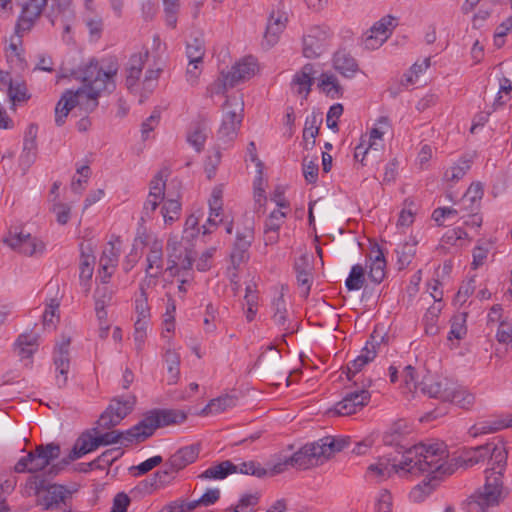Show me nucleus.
Here are the masks:
<instances>
[{
    "label": "nucleus",
    "mask_w": 512,
    "mask_h": 512,
    "mask_svg": "<svg viewBox=\"0 0 512 512\" xmlns=\"http://www.w3.org/2000/svg\"><path fill=\"white\" fill-rule=\"evenodd\" d=\"M119 65L116 58H109L104 66L91 60L77 77L83 85L77 90H66L55 107V123L62 126L70 111L79 107L86 113L93 112L99 105V97L103 92L112 93L116 88L115 77Z\"/></svg>",
    "instance_id": "f257e3e1"
},
{
    "label": "nucleus",
    "mask_w": 512,
    "mask_h": 512,
    "mask_svg": "<svg viewBox=\"0 0 512 512\" xmlns=\"http://www.w3.org/2000/svg\"><path fill=\"white\" fill-rule=\"evenodd\" d=\"M478 452L489 455L491 468L485 471V484L467 501L468 512H492L503 499V471L507 464V451L503 444L487 443L477 447Z\"/></svg>",
    "instance_id": "f03ea898"
},
{
    "label": "nucleus",
    "mask_w": 512,
    "mask_h": 512,
    "mask_svg": "<svg viewBox=\"0 0 512 512\" xmlns=\"http://www.w3.org/2000/svg\"><path fill=\"white\" fill-rule=\"evenodd\" d=\"M186 418V414L180 410L153 409L145 413L136 425L126 431L114 430L95 436L94 446L98 448L119 442L125 446L141 443L150 438L158 428L183 423Z\"/></svg>",
    "instance_id": "7ed1b4c3"
},
{
    "label": "nucleus",
    "mask_w": 512,
    "mask_h": 512,
    "mask_svg": "<svg viewBox=\"0 0 512 512\" xmlns=\"http://www.w3.org/2000/svg\"><path fill=\"white\" fill-rule=\"evenodd\" d=\"M448 457L446 446L443 443L430 445L418 444L407 449L401 460V470L414 475L427 473L431 478L424 480V487H429L442 475L453 473L451 466L446 465Z\"/></svg>",
    "instance_id": "20e7f679"
},
{
    "label": "nucleus",
    "mask_w": 512,
    "mask_h": 512,
    "mask_svg": "<svg viewBox=\"0 0 512 512\" xmlns=\"http://www.w3.org/2000/svg\"><path fill=\"white\" fill-rule=\"evenodd\" d=\"M26 490L38 497L37 504L44 510L71 512L67 504L71 492L63 485L50 484L43 475H31L26 482Z\"/></svg>",
    "instance_id": "39448f33"
},
{
    "label": "nucleus",
    "mask_w": 512,
    "mask_h": 512,
    "mask_svg": "<svg viewBox=\"0 0 512 512\" xmlns=\"http://www.w3.org/2000/svg\"><path fill=\"white\" fill-rule=\"evenodd\" d=\"M61 449L58 444L49 443L47 445H38L34 451H30L26 456L20 458L15 464L14 470L17 473H36L42 471L50 463L60 456Z\"/></svg>",
    "instance_id": "423d86ee"
},
{
    "label": "nucleus",
    "mask_w": 512,
    "mask_h": 512,
    "mask_svg": "<svg viewBox=\"0 0 512 512\" xmlns=\"http://www.w3.org/2000/svg\"><path fill=\"white\" fill-rule=\"evenodd\" d=\"M371 384V378L362 380L360 384L355 381L354 389L348 391L343 399L337 402L333 410H330V412L339 416H349L361 410L370 401L371 394L368 391V388Z\"/></svg>",
    "instance_id": "0eeeda50"
},
{
    "label": "nucleus",
    "mask_w": 512,
    "mask_h": 512,
    "mask_svg": "<svg viewBox=\"0 0 512 512\" xmlns=\"http://www.w3.org/2000/svg\"><path fill=\"white\" fill-rule=\"evenodd\" d=\"M135 403V396L113 398L108 407L101 413L97 421V427H94L92 431L97 434L99 429L108 430L117 426L132 412Z\"/></svg>",
    "instance_id": "6e6552de"
},
{
    "label": "nucleus",
    "mask_w": 512,
    "mask_h": 512,
    "mask_svg": "<svg viewBox=\"0 0 512 512\" xmlns=\"http://www.w3.org/2000/svg\"><path fill=\"white\" fill-rule=\"evenodd\" d=\"M256 60L249 56L235 63L227 72L222 71L221 77L216 85V93H224L227 89L233 88L240 82L249 80L257 71Z\"/></svg>",
    "instance_id": "1a4fd4ad"
},
{
    "label": "nucleus",
    "mask_w": 512,
    "mask_h": 512,
    "mask_svg": "<svg viewBox=\"0 0 512 512\" xmlns=\"http://www.w3.org/2000/svg\"><path fill=\"white\" fill-rule=\"evenodd\" d=\"M221 126L218 130V137L223 141H232L240 127L242 121L243 103L236 97L227 98Z\"/></svg>",
    "instance_id": "9d476101"
},
{
    "label": "nucleus",
    "mask_w": 512,
    "mask_h": 512,
    "mask_svg": "<svg viewBox=\"0 0 512 512\" xmlns=\"http://www.w3.org/2000/svg\"><path fill=\"white\" fill-rule=\"evenodd\" d=\"M95 437L90 431L82 433L76 440L74 446L69 452L66 458H63L57 464L52 465L48 470L49 476H56L61 470H63L71 461L77 460L89 452L97 449L94 446Z\"/></svg>",
    "instance_id": "9b49d317"
},
{
    "label": "nucleus",
    "mask_w": 512,
    "mask_h": 512,
    "mask_svg": "<svg viewBox=\"0 0 512 512\" xmlns=\"http://www.w3.org/2000/svg\"><path fill=\"white\" fill-rule=\"evenodd\" d=\"M3 241L11 249L26 256H33L36 253H41L45 248L42 241L32 237L30 233H24L23 231L18 232L17 229L14 231L10 230L8 236L4 238Z\"/></svg>",
    "instance_id": "f8f14e48"
},
{
    "label": "nucleus",
    "mask_w": 512,
    "mask_h": 512,
    "mask_svg": "<svg viewBox=\"0 0 512 512\" xmlns=\"http://www.w3.org/2000/svg\"><path fill=\"white\" fill-rule=\"evenodd\" d=\"M48 0H28L23 6L15 26V34L21 38L24 32L30 31L36 20L47 6Z\"/></svg>",
    "instance_id": "ddd939ff"
},
{
    "label": "nucleus",
    "mask_w": 512,
    "mask_h": 512,
    "mask_svg": "<svg viewBox=\"0 0 512 512\" xmlns=\"http://www.w3.org/2000/svg\"><path fill=\"white\" fill-rule=\"evenodd\" d=\"M70 337H62V341L57 344L54 350L53 362L56 371V384L59 388L67 385L68 372L70 368L69 346Z\"/></svg>",
    "instance_id": "4468645a"
},
{
    "label": "nucleus",
    "mask_w": 512,
    "mask_h": 512,
    "mask_svg": "<svg viewBox=\"0 0 512 512\" xmlns=\"http://www.w3.org/2000/svg\"><path fill=\"white\" fill-rule=\"evenodd\" d=\"M288 23V14L284 10V5L281 3L276 9H273L269 15L266 31L264 34V42L268 48L274 46L280 35L285 30Z\"/></svg>",
    "instance_id": "2eb2a0df"
},
{
    "label": "nucleus",
    "mask_w": 512,
    "mask_h": 512,
    "mask_svg": "<svg viewBox=\"0 0 512 512\" xmlns=\"http://www.w3.org/2000/svg\"><path fill=\"white\" fill-rule=\"evenodd\" d=\"M316 444V442L303 446L300 450L295 452L292 456L288 457V462L291 467L306 470L310 467L317 466L323 463L321 454L323 450Z\"/></svg>",
    "instance_id": "dca6fc26"
},
{
    "label": "nucleus",
    "mask_w": 512,
    "mask_h": 512,
    "mask_svg": "<svg viewBox=\"0 0 512 512\" xmlns=\"http://www.w3.org/2000/svg\"><path fill=\"white\" fill-rule=\"evenodd\" d=\"M397 26V19L387 15L376 22L368 31L370 33L364 40L367 49H375L381 46Z\"/></svg>",
    "instance_id": "f3484780"
},
{
    "label": "nucleus",
    "mask_w": 512,
    "mask_h": 512,
    "mask_svg": "<svg viewBox=\"0 0 512 512\" xmlns=\"http://www.w3.org/2000/svg\"><path fill=\"white\" fill-rule=\"evenodd\" d=\"M453 383L447 379H440L433 375L425 376L419 383V389L423 394L442 401L449 398L450 388Z\"/></svg>",
    "instance_id": "a211bd4d"
},
{
    "label": "nucleus",
    "mask_w": 512,
    "mask_h": 512,
    "mask_svg": "<svg viewBox=\"0 0 512 512\" xmlns=\"http://www.w3.org/2000/svg\"><path fill=\"white\" fill-rule=\"evenodd\" d=\"M146 260V278L144 280H150V284H152L153 279L158 278L163 271L164 261L162 241L155 239L150 244Z\"/></svg>",
    "instance_id": "6ab92c4d"
},
{
    "label": "nucleus",
    "mask_w": 512,
    "mask_h": 512,
    "mask_svg": "<svg viewBox=\"0 0 512 512\" xmlns=\"http://www.w3.org/2000/svg\"><path fill=\"white\" fill-rule=\"evenodd\" d=\"M148 57V50H145L144 52L134 53L130 56L125 68V83L129 90L133 89L137 85Z\"/></svg>",
    "instance_id": "aec40b11"
},
{
    "label": "nucleus",
    "mask_w": 512,
    "mask_h": 512,
    "mask_svg": "<svg viewBox=\"0 0 512 512\" xmlns=\"http://www.w3.org/2000/svg\"><path fill=\"white\" fill-rule=\"evenodd\" d=\"M326 33L318 27L312 28L310 32L303 37V55L306 58H316L320 56L325 47Z\"/></svg>",
    "instance_id": "412c9836"
},
{
    "label": "nucleus",
    "mask_w": 512,
    "mask_h": 512,
    "mask_svg": "<svg viewBox=\"0 0 512 512\" xmlns=\"http://www.w3.org/2000/svg\"><path fill=\"white\" fill-rule=\"evenodd\" d=\"M199 452L200 449L198 445L182 447L170 456L166 466H169L174 472H179L189 464L195 462L199 456Z\"/></svg>",
    "instance_id": "4be33fe9"
},
{
    "label": "nucleus",
    "mask_w": 512,
    "mask_h": 512,
    "mask_svg": "<svg viewBox=\"0 0 512 512\" xmlns=\"http://www.w3.org/2000/svg\"><path fill=\"white\" fill-rule=\"evenodd\" d=\"M317 71L311 63L305 64L302 69L297 72L291 82L292 88H295L297 94L304 93V99H307L311 86L314 83Z\"/></svg>",
    "instance_id": "5701e85b"
},
{
    "label": "nucleus",
    "mask_w": 512,
    "mask_h": 512,
    "mask_svg": "<svg viewBox=\"0 0 512 512\" xmlns=\"http://www.w3.org/2000/svg\"><path fill=\"white\" fill-rule=\"evenodd\" d=\"M37 131L35 124H30L24 135L23 152L21 154V163L29 167L35 160L37 149Z\"/></svg>",
    "instance_id": "b1692460"
},
{
    "label": "nucleus",
    "mask_w": 512,
    "mask_h": 512,
    "mask_svg": "<svg viewBox=\"0 0 512 512\" xmlns=\"http://www.w3.org/2000/svg\"><path fill=\"white\" fill-rule=\"evenodd\" d=\"M15 352L21 360L32 358L38 348V336L34 334H21L15 342Z\"/></svg>",
    "instance_id": "393cba45"
},
{
    "label": "nucleus",
    "mask_w": 512,
    "mask_h": 512,
    "mask_svg": "<svg viewBox=\"0 0 512 512\" xmlns=\"http://www.w3.org/2000/svg\"><path fill=\"white\" fill-rule=\"evenodd\" d=\"M334 68L344 77L351 78L358 71L356 60L345 51H338L334 55Z\"/></svg>",
    "instance_id": "a878e982"
},
{
    "label": "nucleus",
    "mask_w": 512,
    "mask_h": 512,
    "mask_svg": "<svg viewBox=\"0 0 512 512\" xmlns=\"http://www.w3.org/2000/svg\"><path fill=\"white\" fill-rule=\"evenodd\" d=\"M207 139V122L205 118L200 117L192 125V129L187 136V141L197 152H201Z\"/></svg>",
    "instance_id": "bb28decb"
},
{
    "label": "nucleus",
    "mask_w": 512,
    "mask_h": 512,
    "mask_svg": "<svg viewBox=\"0 0 512 512\" xmlns=\"http://www.w3.org/2000/svg\"><path fill=\"white\" fill-rule=\"evenodd\" d=\"M233 473H237L236 464L230 460H225L206 469L199 475V478L208 480H222Z\"/></svg>",
    "instance_id": "cd10ccee"
},
{
    "label": "nucleus",
    "mask_w": 512,
    "mask_h": 512,
    "mask_svg": "<svg viewBox=\"0 0 512 512\" xmlns=\"http://www.w3.org/2000/svg\"><path fill=\"white\" fill-rule=\"evenodd\" d=\"M484 195V188L481 182L472 183L463 196L465 210L476 212L480 207V201Z\"/></svg>",
    "instance_id": "c85d7f7f"
},
{
    "label": "nucleus",
    "mask_w": 512,
    "mask_h": 512,
    "mask_svg": "<svg viewBox=\"0 0 512 512\" xmlns=\"http://www.w3.org/2000/svg\"><path fill=\"white\" fill-rule=\"evenodd\" d=\"M318 446L321 447L320 450H323L321 454L323 460H327L336 452L342 451L349 444V439L340 438L336 439L333 437H324L316 442Z\"/></svg>",
    "instance_id": "c756f323"
},
{
    "label": "nucleus",
    "mask_w": 512,
    "mask_h": 512,
    "mask_svg": "<svg viewBox=\"0 0 512 512\" xmlns=\"http://www.w3.org/2000/svg\"><path fill=\"white\" fill-rule=\"evenodd\" d=\"M449 394V398L445 399V401L452 402L464 409L471 407L475 400L473 394L468 392L465 388L455 384H452Z\"/></svg>",
    "instance_id": "7c9ffc66"
},
{
    "label": "nucleus",
    "mask_w": 512,
    "mask_h": 512,
    "mask_svg": "<svg viewBox=\"0 0 512 512\" xmlns=\"http://www.w3.org/2000/svg\"><path fill=\"white\" fill-rule=\"evenodd\" d=\"M170 171L168 168L160 170L150 181L148 198H158V200H164L165 195V183Z\"/></svg>",
    "instance_id": "2f4dec72"
},
{
    "label": "nucleus",
    "mask_w": 512,
    "mask_h": 512,
    "mask_svg": "<svg viewBox=\"0 0 512 512\" xmlns=\"http://www.w3.org/2000/svg\"><path fill=\"white\" fill-rule=\"evenodd\" d=\"M237 402V397L234 395L225 394L219 396L218 398L212 399L206 407L203 409V413H221L225 411L227 408L234 407Z\"/></svg>",
    "instance_id": "473e14b6"
},
{
    "label": "nucleus",
    "mask_w": 512,
    "mask_h": 512,
    "mask_svg": "<svg viewBox=\"0 0 512 512\" xmlns=\"http://www.w3.org/2000/svg\"><path fill=\"white\" fill-rule=\"evenodd\" d=\"M186 54L190 64L202 63L205 55L204 40L201 36L191 38L186 45Z\"/></svg>",
    "instance_id": "72a5a7b5"
},
{
    "label": "nucleus",
    "mask_w": 512,
    "mask_h": 512,
    "mask_svg": "<svg viewBox=\"0 0 512 512\" xmlns=\"http://www.w3.org/2000/svg\"><path fill=\"white\" fill-rule=\"evenodd\" d=\"M318 86L331 98H338L342 95V87L334 75L322 73Z\"/></svg>",
    "instance_id": "f704fd0d"
},
{
    "label": "nucleus",
    "mask_w": 512,
    "mask_h": 512,
    "mask_svg": "<svg viewBox=\"0 0 512 512\" xmlns=\"http://www.w3.org/2000/svg\"><path fill=\"white\" fill-rule=\"evenodd\" d=\"M374 252L376 253V255L370 266L368 277L372 282L379 284L383 281L386 275V261L384 259L382 251L379 248H377V250Z\"/></svg>",
    "instance_id": "c9c22d12"
},
{
    "label": "nucleus",
    "mask_w": 512,
    "mask_h": 512,
    "mask_svg": "<svg viewBox=\"0 0 512 512\" xmlns=\"http://www.w3.org/2000/svg\"><path fill=\"white\" fill-rule=\"evenodd\" d=\"M166 249L169 263L166 271L174 275V270L177 269L178 261L182 256V245L176 238H169Z\"/></svg>",
    "instance_id": "e433bc0d"
},
{
    "label": "nucleus",
    "mask_w": 512,
    "mask_h": 512,
    "mask_svg": "<svg viewBox=\"0 0 512 512\" xmlns=\"http://www.w3.org/2000/svg\"><path fill=\"white\" fill-rule=\"evenodd\" d=\"M168 371V383L175 384L180 376V356L173 350H167L164 355Z\"/></svg>",
    "instance_id": "4c0bfd02"
},
{
    "label": "nucleus",
    "mask_w": 512,
    "mask_h": 512,
    "mask_svg": "<svg viewBox=\"0 0 512 512\" xmlns=\"http://www.w3.org/2000/svg\"><path fill=\"white\" fill-rule=\"evenodd\" d=\"M321 122L322 118L315 112L306 118L303 138L305 142H307V139H311V147L315 145V138L318 135Z\"/></svg>",
    "instance_id": "58836bf2"
},
{
    "label": "nucleus",
    "mask_w": 512,
    "mask_h": 512,
    "mask_svg": "<svg viewBox=\"0 0 512 512\" xmlns=\"http://www.w3.org/2000/svg\"><path fill=\"white\" fill-rule=\"evenodd\" d=\"M365 283V269L362 265L356 264L352 266L348 278L345 281V286L348 290H359Z\"/></svg>",
    "instance_id": "ea45409f"
},
{
    "label": "nucleus",
    "mask_w": 512,
    "mask_h": 512,
    "mask_svg": "<svg viewBox=\"0 0 512 512\" xmlns=\"http://www.w3.org/2000/svg\"><path fill=\"white\" fill-rule=\"evenodd\" d=\"M121 455L119 449L113 448L104 451L100 456H98L95 460L90 462L88 466L96 469L104 470L112 465L114 461H116Z\"/></svg>",
    "instance_id": "a19ab883"
},
{
    "label": "nucleus",
    "mask_w": 512,
    "mask_h": 512,
    "mask_svg": "<svg viewBox=\"0 0 512 512\" xmlns=\"http://www.w3.org/2000/svg\"><path fill=\"white\" fill-rule=\"evenodd\" d=\"M94 256L85 255L82 253V258L80 262V283L85 287V291L88 292L90 287L88 281L91 279L93 275V264H94Z\"/></svg>",
    "instance_id": "79ce46f5"
},
{
    "label": "nucleus",
    "mask_w": 512,
    "mask_h": 512,
    "mask_svg": "<svg viewBox=\"0 0 512 512\" xmlns=\"http://www.w3.org/2000/svg\"><path fill=\"white\" fill-rule=\"evenodd\" d=\"M254 240L253 223H248L241 231H237L236 240L233 247L249 250Z\"/></svg>",
    "instance_id": "37998d69"
},
{
    "label": "nucleus",
    "mask_w": 512,
    "mask_h": 512,
    "mask_svg": "<svg viewBox=\"0 0 512 512\" xmlns=\"http://www.w3.org/2000/svg\"><path fill=\"white\" fill-rule=\"evenodd\" d=\"M236 469L237 472L241 474L252 475L258 478H264L268 475V469L262 467L260 463L253 460L236 465Z\"/></svg>",
    "instance_id": "c03bdc74"
},
{
    "label": "nucleus",
    "mask_w": 512,
    "mask_h": 512,
    "mask_svg": "<svg viewBox=\"0 0 512 512\" xmlns=\"http://www.w3.org/2000/svg\"><path fill=\"white\" fill-rule=\"evenodd\" d=\"M470 167L471 161L469 159H460L456 165L450 167L445 171L444 176L449 181H457L466 174Z\"/></svg>",
    "instance_id": "a18cd8bd"
},
{
    "label": "nucleus",
    "mask_w": 512,
    "mask_h": 512,
    "mask_svg": "<svg viewBox=\"0 0 512 512\" xmlns=\"http://www.w3.org/2000/svg\"><path fill=\"white\" fill-rule=\"evenodd\" d=\"M466 317H467V314L466 313H460V314H457L455 315L452 320H451V330H450V336L449 338L451 339L452 337L455 338V339H462L465 335H466V332H467V328H466Z\"/></svg>",
    "instance_id": "49530a36"
},
{
    "label": "nucleus",
    "mask_w": 512,
    "mask_h": 512,
    "mask_svg": "<svg viewBox=\"0 0 512 512\" xmlns=\"http://www.w3.org/2000/svg\"><path fill=\"white\" fill-rule=\"evenodd\" d=\"M416 242L413 243L405 242L397 250L399 269L405 268L412 261L413 256L416 253Z\"/></svg>",
    "instance_id": "de8ad7c7"
},
{
    "label": "nucleus",
    "mask_w": 512,
    "mask_h": 512,
    "mask_svg": "<svg viewBox=\"0 0 512 512\" xmlns=\"http://www.w3.org/2000/svg\"><path fill=\"white\" fill-rule=\"evenodd\" d=\"M181 210V204L176 199H168L165 201L164 205L161 208V213L163 215L165 223H172L175 219L178 218Z\"/></svg>",
    "instance_id": "09e8293b"
},
{
    "label": "nucleus",
    "mask_w": 512,
    "mask_h": 512,
    "mask_svg": "<svg viewBox=\"0 0 512 512\" xmlns=\"http://www.w3.org/2000/svg\"><path fill=\"white\" fill-rule=\"evenodd\" d=\"M165 19L168 26L175 28L180 0H163Z\"/></svg>",
    "instance_id": "8fccbe9b"
},
{
    "label": "nucleus",
    "mask_w": 512,
    "mask_h": 512,
    "mask_svg": "<svg viewBox=\"0 0 512 512\" xmlns=\"http://www.w3.org/2000/svg\"><path fill=\"white\" fill-rule=\"evenodd\" d=\"M197 507L194 501H187L185 499H177L165 505L161 512H191Z\"/></svg>",
    "instance_id": "3c124183"
},
{
    "label": "nucleus",
    "mask_w": 512,
    "mask_h": 512,
    "mask_svg": "<svg viewBox=\"0 0 512 512\" xmlns=\"http://www.w3.org/2000/svg\"><path fill=\"white\" fill-rule=\"evenodd\" d=\"M9 99L15 102H22L29 99V95L27 94V88L23 81H13L12 88L8 91Z\"/></svg>",
    "instance_id": "603ef678"
},
{
    "label": "nucleus",
    "mask_w": 512,
    "mask_h": 512,
    "mask_svg": "<svg viewBox=\"0 0 512 512\" xmlns=\"http://www.w3.org/2000/svg\"><path fill=\"white\" fill-rule=\"evenodd\" d=\"M150 285V280H143V282L140 284L141 296L143 298L136 300V312L138 313L140 318H149V307L147 303L146 288L149 287Z\"/></svg>",
    "instance_id": "864d4df0"
},
{
    "label": "nucleus",
    "mask_w": 512,
    "mask_h": 512,
    "mask_svg": "<svg viewBox=\"0 0 512 512\" xmlns=\"http://www.w3.org/2000/svg\"><path fill=\"white\" fill-rule=\"evenodd\" d=\"M162 461H163L162 457L159 455H156V456H153V457L143 461L142 463H140L137 466H132L130 468V471L131 472L136 471L135 473H133L134 476L144 475V474L148 473L149 471H151L156 466H158L159 464H161Z\"/></svg>",
    "instance_id": "5fc2aeb1"
},
{
    "label": "nucleus",
    "mask_w": 512,
    "mask_h": 512,
    "mask_svg": "<svg viewBox=\"0 0 512 512\" xmlns=\"http://www.w3.org/2000/svg\"><path fill=\"white\" fill-rule=\"evenodd\" d=\"M259 493L245 494L243 495L238 504L233 509L235 512H250L259 501Z\"/></svg>",
    "instance_id": "6e6d98bb"
},
{
    "label": "nucleus",
    "mask_w": 512,
    "mask_h": 512,
    "mask_svg": "<svg viewBox=\"0 0 512 512\" xmlns=\"http://www.w3.org/2000/svg\"><path fill=\"white\" fill-rule=\"evenodd\" d=\"M110 248L103 251L99 260V267H116L119 258V252L115 249L112 243Z\"/></svg>",
    "instance_id": "4d7b16f0"
},
{
    "label": "nucleus",
    "mask_w": 512,
    "mask_h": 512,
    "mask_svg": "<svg viewBox=\"0 0 512 512\" xmlns=\"http://www.w3.org/2000/svg\"><path fill=\"white\" fill-rule=\"evenodd\" d=\"M401 469V462L397 464H393L389 466L388 464H384L382 462L377 464H371L368 467V471L371 473H375L377 476L384 478L390 476L393 472H398Z\"/></svg>",
    "instance_id": "13d9d810"
},
{
    "label": "nucleus",
    "mask_w": 512,
    "mask_h": 512,
    "mask_svg": "<svg viewBox=\"0 0 512 512\" xmlns=\"http://www.w3.org/2000/svg\"><path fill=\"white\" fill-rule=\"evenodd\" d=\"M286 218V212L281 210H274L270 213L269 217L266 219L264 224V229L269 231L276 230L279 231L281 225L284 223V219Z\"/></svg>",
    "instance_id": "bf43d9fd"
},
{
    "label": "nucleus",
    "mask_w": 512,
    "mask_h": 512,
    "mask_svg": "<svg viewBox=\"0 0 512 512\" xmlns=\"http://www.w3.org/2000/svg\"><path fill=\"white\" fill-rule=\"evenodd\" d=\"M59 302L56 299H51L50 303L47 305V308L45 309V312L43 314V324L44 326H54L55 321L59 319V316L57 314L59 310Z\"/></svg>",
    "instance_id": "052dcab7"
},
{
    "label": "nucleus",
    "mask_w": 512,
    "mask_h": 512,
    "mask_svg": "<svg viewBox=\"0 0 512 512\" xmlns=\"http://www.w3.org/2000/svg\"><path fill=\"white\" fill-rule=\"evenodd\" d=\"M343 113V105L340 103H336L332 105L327 113L326 116V123L327 127L329 129H332L334 131H338V124L337 119L342 115Z\"/></svg>",
    "instance_id": "680f3d73"
},
{
    "label": "nucleus",
    "mask_w": 512,
    "mask_h": 512,
    "mask_svg": "<svg viewBox=\"0 0 512 512\" xmlns=\"http://www.w3.org/2000/svg\"><path fill=\"white\" fill-rule=\"evenodd\" d=\"M162 202V200H158V198H148L144 202L143 210L141 213L140 221L141 223H144L148 220H150L158 208L159 204Z\"/></svg>",
    "instance_id": "e2e57ef3"
},
{
    "label": "nucleus",
    "mask_w": 512,
    "mask_h": 512,
    "mask_svg": "<svg viewBox=\"0 0 512 512\" xmlns=\"http://www.w3.org/2000/svg\"><path fill=\"white\" fill-rule=\"evenodd\" d=\"M220 498V490L217 488L208 489L199 499L193 500L196 507L210 506L216 503Z\"/></svg>",
    "instance_id": "0e129e2a"
},
{
    "label": "nucleus",
    "mask_w": 512,
    "mask_h": 512,
    "mask_svg": "<svg viewBox=\"0 0 512 512\" xmlns=\"http://www.w3.org/2000/svg\"><path fill=\"white\" fill-rule=\"evenodd\" d=\"M297 283L301 287V295L307 298L312 284L311 271L296 273Z\"/></svg>",
    "instance_id": "69168bd1"
},
{
    "label": "nucleus",
    "mask_w": 512,
    "mask_h": 512,
    "mask_svg": "<svg viewBox=\"0 0 512 512\" xmlns=\"http://www.w3.org/2000/svg\"><path fill=\"white\" fill-rule=\"evenodd\" d=\"M475 279L474 278H470L466 283H463L457 294H456V300L460 303H464L467 298L473 294V292L475 291V288H476V284H475Z\"/></svg>",
    "instance_id": "338daca9"
},
{
    "label": "nucleus",
    "mask_w": 512,
    "mask_h": 512,
    "mask_svg": "<svg viewBox=\"0 0 512 512\" xmlns=\"http://www.w3.org/2000/svg\"><path fill=\"white\" fill-rule=\"evenodd\" d=\"M129 504L130 498L126 493H117L113 499L111 512H126Z\"/></svg>",
    "instance_id": "774afa93"
}]
</instances>
